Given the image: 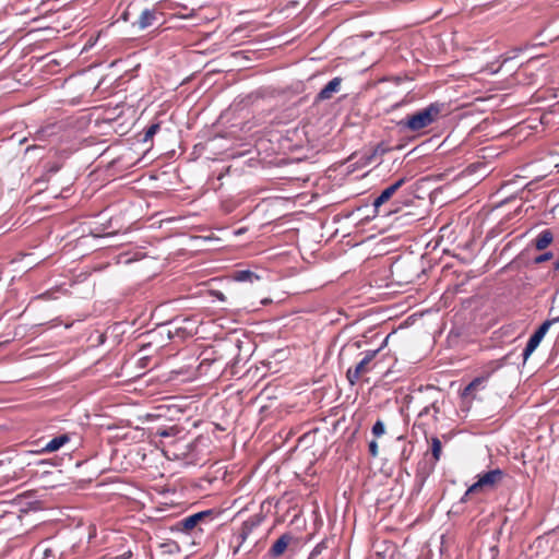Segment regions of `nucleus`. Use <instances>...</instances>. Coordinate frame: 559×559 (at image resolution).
<instances>
[{
	"mask_svg": "<svg viewBox=\"0 0 559 559\" xmlns=\"http://www.w3.org/2000/svg\"><path fill=\"white\" fill-rule=\"evenodd\" d=\"M442 108V104L432 103L426 108H423L413 115H407L396 124L403 130H408L412 132L420 131L437 121L441 115Z\"/></svg>",
	"mask_w": 559,
	"mask_h": 559,
	"instance_id": "f257e3e1",
	"label": "nucleus"
},
{
	"mask_svg": "<svg viewBox=\"0 0 559 559\" xmlns=\"http://www.w3.org/2000/svg\"><path fill=\"white\" fill-rule=\"evenodd\" d=\"M506 473L500 468L477 475V480L468 487L462 498L465 501L469 496L493 491L503 481Z\"/></svg>",
	"mask_w": 559,
	"mask_h": 559,
	"instance_id": "f03ea898",
	"label": "nucleus"
},
{
	"mask_svg": "<svg viewBox=\"0 0 559 559\" xmlns=\"http://www.w3.org/2000/svg\"><path fill=\"white\" fill-rule=\"evenodd\" d=\"M389 336L385 337L382 345L377 349H368L362 354V358L356 364L354 368H349L346 372V378L350 384H355L362 376L372 371L376 366V357L386 344Z\"/></svg>",
	"mask_w": 559,
	"mask_h": 559,
	"instance_id": "7ed1b4c3",
	"label": "nucleus"
},
{
	"mask_svg": "<svg viewBox=\"0 0 559 559\" xmlns=\"http://www.w3.org/2000/svg\"><path fill=\"white\" fill-rule=\"evenodd\" d=\"M214 521L219 522V524H226L228 521H231V519L227 516L226 511L219 509H209L179 518L174 524H199L200 522Z\"/></svg>",
	"mask_w": 559,
	"mask_h": 559,
	"instance_id": "20e7f679",
	"label": "nucleus"
},
{
	"mask_svg": "<svg viewBox=\"0 0 559 559\" xmlns=\"http://www.w3.org/2000/svg\"><path fill=\"white\" fill-rule=\"evenodd\" d=\"M559 322V316L556 318H552L550 320H546L542 323V325L531 335V337L527 341V344L523 350V360L526 361L530 356L534 353V350L538 347L542 340L548 332L549 328Z\"/></svg>",
	"mask_w": 559,
	"mask_h": 559,
	"instance_id": "39448f33",
	"label": "nucleus"
},
{
	"mask_svg": "<svg viewBox=\"0 0 559 559\" xmlns=\"http://www.w3.org/2000/svg\"><path fill=\"white\" fill-rule=\"evenodd\" d=\"M407 181V178L406 177H402L400 179H397L394 183L390 185L389 187H386L384 190H382V192L380 193L379 197H377L372 203L373 205V209H374V213L377 214L378 211H379V207L381 205H383L384 203H386L393 195L394 193L402 187L406 183Z\"/></svg>",
	"mask_w": 559,
	"mask_h": 559,
	"instance_id": "423d86ee",
	"label": "nucleus"
},
{
	"mask_svg": "<svg viewBox=\"0 0 559 559\" xmlns=\"http://www.w3.org/2000/svg\"><path fill=\"white\" fill-rule=\"evenodd\" d=\"M159 15L156 9L146 8L140 13L139 19L132 25L136 26L139 29H145L158 23Z\"/></svg>",
	"mask_w": 559,
	"mask_h": 559,
	"instance_id": "0eeeda50",
	"label": "nucleus"
},
{
	"mask_svg": "<svg viewBox=\"0 0 559 559\" xmlns=\"http://www.w3.org/2000/svg\"><path fill=\"white\" fill-rule=\"evenodd\" d=\"M16 508L7 502H0V524H15L17 521H21V510H15Z\"/></svg>",
	"mask_w": 559,
	"mask_h": 559,
	"instance_id": "6e6552de",
	"label": "nucleus"
},
{
	"mask_svg": "<svg viewBox=\"0 0 559 559\" xmlns=\"http://www.w3.org/2000/svg\"><path fill=\"white\" fill-rule=\"evenodd\" d=\"M342 78L332 79L317 95V100L330 99L334 93L340 91Z\"/></svg>",
	"mask_w": 559,
	"mask_h": 559,
	"instance_id": "1a4fd4ad",
	"label": "nucleus"
},
{
	"mask_svg": "<svg viewBox=\"0 0 559 559\" xmlns=\"http://www.w3.org/2000/svg\"><path fill=\"white\" fill-rule=\"evenodd\" d=\"M292 540L293 536L289 533L283 534L270 548V556L274 558L282 556Z\"/></svg>",
	"mask_w": 559,
	"mask_h": 559,
	"instance_id": "9d476101",
	"label": "nucleus"
},
{
	"mask_svg": "<svg viewBox=\"0 0 559 559\" xmlns=\"http://www.w3.org/2000/svg\"><path fill=\"white\" fill-rule=\"evenodd\" d=\"M70 441V436L68 433L59 435L52 438L46 445L43 448L41 452L44 453H52L60 450L64 444Z\"/></svg>",
	"mask_w": 559,
	"mask_h": 559,
	"instance_id": "9b49d317",
	"label": "nucleus"
},
{
	"mask_svg": "<svg viewBox=\"0 0 559 559\" xmlns=\"http://www.w3.org/2000/svg\"><path fill=\"white\" fill-rule=\"evenodd\" d=\"M554 241V234L550 229L542 230L533 240L534 247L542 251L545 250Z\"/></svg>",
	"mask_w": 559,
	"mask_h": 559,
	"instance_id": "f8f14e48",
	"label": "nucleus"
},
{
	"mask_svg": "<svg viewBox=\"0 0 559 559\" xmlns=\"http://www.w3.org/2000/svg\"><path fill=\"white\" fill-rule=\"evenodd\" d=\"M407 265L403 262H395L392 266V273L396 274L399 277V282L402 283H412L414 282L415 277L417 276V269L414 270L412 274H403L404 269Z\"/></svg>",
	"mask_w": 559,
	"mask_h": 559,
	"instance_id": "ddd939ff",
	"label": "nucleus"
},
{
	"mask_svg": "<svg viewBox=\"0 0 559 559\" xmlns=\"http://www.w3.org/2000/svg\"><path fill=\"white\" fill-rule=\"evenodd\" d=\"M233 278L237 282H254L260 280V276L255 273L251 272L250 270H238L235 271L233 274Z\"/></svg>",
	"mask_w": 559,
	"mask_h": 559,
	"instance_id": "4468645a",
	"label": "nucleus"
},
{
	"mask_svg": "<svg viewBox=\"0 0 559 559\" xmlns=\"http://www.w3.org/2000/svg\"><path fill=\"white\" fill-rule=\"evenodd\" d=\"M181 431H182V429L179 426L173 425V426L165 427V428H157L155 435L160 438H168V437H176Z\"/></svg>",
	"mask_w": 559,
	"mask_h": 559,
	"instance_id": "2eb2a0df",
	"label": "nucleus"
},
{
	"mask_svg": "<svg viewBox=\"0 0 559 559\" xmlns=\"http://www.w3.org/2000/svg\"><path fill=\"white\" fill-rule=\"evenodd\" d=\"M430 445H431V454L433 457V464H432V468H433L435 465L437 464V462L440 460L442 444L438 437H432L430 440Z\"/></svg>",
	"mask_w": 559,
	"mask_h": 559,
	"instance_id": "dca6fc26",
	"label": "nucleus"
},
{
	"mask_svg": "<svg viewBox=\"0 0 559 559\" xmlns=\"http://www.w3.org/2000/svg\"><path fill=\"white\" fill-rule=\"evenodd\" d=\"M248 534H249L248 530H241L240 533L234 535V537L231 539V544H235L234 554H237L240 550V547L247 539Z\"/></svg>",
	"mask_w": 559,
	"mask_h": 559,
	"instance_id": "f3484780",
	"label": "nucleus"
},
{
	"mask_svg": "<svg viewBox=\"0 0 559 559\" xmlns=\"http://www.w3.org/2000/svg\"><path fill=\"white\" fill-rule=\"evenodd\" d=\"M159 129H160V123L159 122L152 123L145 130L143 142L151 141L153 139V136L159 131Z\"/></svg>",
	"mask_w": 559,
	"mask_h": 559,
	"instance_id": "a211bd4d",
	"label": "nucleus"
},
{
	"mask_svg": "<svg viewBox=\"0 0 559 559\" xmlns=\"http://www.w3.org/2000/svg\"><path fill=\"white\" fill-rule=\"evenodd\" d=\"M385 432V427L382 420H377L372 426V435L377 438L381 437Z\"/></svg>",
	"mask_w": 559,
	"mask_h": 559,
	"instance_id": "6ab92c4d",
	"label": "nucleus"
},
{
	"mask_svg": "<svg viewBox=\"0 0 559 559\" xmlns=\"http://www.w3.org/2000/svg\"><path fill=\"white\" fill-rule=\"evenodd\" d=\"M552 257H554L552 252L548 251V252H545L543 254L535 257L533 262H534V264H542V263L552 259Z\"/></svg>",
	"mask_w": 559,
	"mask_h": 559,
	"instance_id": "aec40b11",
	"label": "nucleus"
},
{
	"mask_svg": "<svg viewBox=\"0 0 559 559\" xmlns=\"http://www.w3.org/2000/svg\"><path fill=\"white\" fill-rule=\"evenodd\" d=\"M133 556V552L131 549H128L126 551H123L121 555L119 556H115V557H111V556H103L100 559H131Z\"/></svg>",
	"mask_w": 559,
	"mask_h": 559,
	"instance_id": "412c9836",
	"label": "nucleus"
},
{
	"mask_svg": "<svg viewBox=\"0 0 559 559\" xmlns=\"http://www.w3.org/2000/svg\"><path fill=\"white\" fill-rule=\"evenodd\" d=\"M369 453L372 457H377L378 454H379V451H378V443L377 441L372 440L369 442Z\"/></svg>",
	"mask_w": 559,
	"mask_h": 559,
	"instance_id": "4be33fe9",
	"label": "nucleus"
},
{
	"mask_svg": "<svg viewBox=\"0 0 559 559\" xmlns=\"http://www.w3.org/2000/svg\"><path fill=\"white\" fill-rule=\"evenodd\" d=\"M430 408H433L435 413L439 412V407L437 406V401H433L430 405L424 407L419 415L423 416L425 414H428Z\"/></svg>",
	"mask_w": 559,
	"mask_h": 559,
	"instance_id": "5701e85b",
	"label": "nucleus"
},
{
	"mask_svg": "<svg viewBox=\"0 0 559 559\" xmlns=\"http://www.w3.org/2000/svg\"><path fill=\"white\" fill-rule=\"evenodd\" d=\"M197 526H188V525H185V526H176V533H180V534H189L193 528H195Z\"/></svg>",
	"mask_w": 559,
	"mask_h": 559,
	"instance_id": "b1692460",
	"label": "nucleus"
},
{
	"mask_svg": "<svg viewBox=\"0 0 559 559\" xmlns=\"http://www.w3.org/2000/svg\"><path fill=\"white\" fill-rule=\"evenodd\" d=\"M483 379L480 378H476L474 379L466 388V391H469V390H474L476 389L478 385H480Z\"/></svg>",
	"mask_w": 559,
	"mask_h": 559,
	"instance_id": "393cba45",
	"label": "nucleus"
},
{
	"mask_svg": "<svg viewBox=\"0 0 559 559\" xmlns=\"http://www.w3.org/2000/svg\"><path fill=\"white\" fill-rule=\"evenodd\" d=\"M88 542L94 544L95 546H98L103 543V540L99 543L96 540V531L95 530H94V533L88 534Z\"/></svg>",
	"mask_w": 559,
	"mask_h": 559,
	"instance_id": "a878e982",
	"label": "nucleus"
},
{
	"mask_svg": "<svg viewBox=\"0 0 559 559\" xmlns=\"http://www.w3.org/2000/svg\"><path fill=\"white\" fill-rule=\"evenodd\" d=\"M320 554V549H319V546H317L311 552H310V556H309V559H316L317 556Z\"/></svg>",
	"mask_w": 559,
	"mask_h": 559,
	"instance_id": "bb28decb",
	"label": "nucleus"
},
{
	"mask_svg": "<svg viewBox=\"0 0 559 559\" xmlns=\"http://www.w3.org/2000/svg\"><path fill=\"white\" fill-rule=\"evenodd\" d=\"M403 105V102L393 104L389 109H386V112H391L397 108H400Z\"/></svg>",
	"mask_w": 559,
	"mask_h": 559,
	"instance_id": "cd10ccee",
	"label": "nucleus"
},
{
	"mask_svg": "<svg viewBox=\"0 0 559 559\" xmlns=\"http://www.w3.org/2000/svg\"><path fill=\"white\" fill-rule=\"evenodd\" d=\"M261 508H262V510H265L266 512H270L271 509H272V504L269 501L267 502H263L261 504Z\"/></svg>",
	"mask_w": 559,
	"mask_h": 559,
	"instance_id": "c85d7f7f",
	"label": "nucleus"
},
{
	"mask_svg": "<svg viewBox=\"0 0 559 559\" xmlns=\"http://www.w3.org/2000/svg\"><path fill=\"white\" fill-rule=\"evenodd\" d=\"M210 360L214 362V361H216L217 359H216V358L211 359V358H209V357H204V358L202 359V361L200 362V368H203V366L205 365V362H207V361H210Z\"/></svg>",
	"mask_w": 559,
	"mask_h": 559,
	"instance_id": "c756f323",
	"label": "nucleus"
},
{
	"mask_svg": "<svg viewBox=\"0 0 559 559\" xmlns=\"http://www.w3.org/2000/svg\"><path fill=\"white\" fill-rule=\"evenodd\" d=\"M554 269L559 271V259L554 263Z\"/></svg>",
	"mask_w": 559,
	"mask_h": 559,
	"instance_id": "7c9ffc66",
	"label": "nucleus"
},
{
	"mask_svg": "<svg viewBox=\"0 0 559 559\" xmlns=\"http://www.w3.org/2000/svg\"><path fill=\"white\" fill-rule=\"evenodd\" d=\"M58 170H59V167H58V166H53V167H51V169H50V171H52V173H56V171H58Z\"/></svg>",
	"mask_w": 559,
	"mask_h": 559,
	"instance_id": "2f4dec72",
	"label": "nucleus"
},
{
	"mask_svg": "<svg viewBox=\"0 0 559 559\" xmlns=\"http://www.w3.org/2000/svg\"><path fill=\"white\" fill-rule=\"evenodd\" d=\"M354 346H355L356 348H360V342H356V343L354 344Z\"/></svg>",
	"mask_w": 559,
	"mask_h": 559,
	"instance_id": "473e14b6",
	"label": "nucleus"
},
{
	"mask_svg": "<svg viewBox=\"0 0 559 559\" xmlns=\"http://www.w3.org/2000/svg\"><path fill=\"white\" fill-rule=\"evenodd\" d=\"M297 520V515L294 516L293 520H290V524H294V522Z\"/></svg>",
	"mask_w": 559,
	"mask_h": 559,
	"instance_id": "72a5a7b5",
	"label": "nucleus"
}]
</instances>
